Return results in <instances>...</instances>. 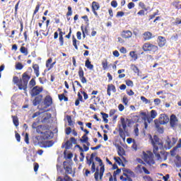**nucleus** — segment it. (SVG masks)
I'll return each mask as SVG.
<instances>
[{
    "label": "nucleus",
    "instance_id": "20",
    "mask_svg": "<svg viewBox=\"0 0 181 181\" xmlns=\"http://www.w3.org/2000/svg\"><path fill=\"white\" fill-rule=\"evenodd\" d=\"M34 145H39L41 146V144L43 142V136H36L33 139Z\"/></svg>",
    "mask_w": 181,
    "mask_h": 181
},
{
    "label": "nucleus",
    "instance_id": "2",
    "mask_svg": "<svg viewBox=\"0 0 181 181\" xmlns=\"http://www.w3.org/2000/svg\"><path fill=\"white\" fill-rule=\"evenodd\" d=\"M152 144L153 146V152L155 156L158 160L160 159H163L165 158V151L162 150L159 151V147L156 146L158 145L160 148H163V143L160 142V139H159V137H158V136H154L153 140H152Z\"/></svg>",
    "mask_w": 181,
    "mask_h": 181
},
{
    "label": "nucleus",
    "instance_id": "25",
    "mask_svg": "<svg viewBox=\"0 0 181 181\" xmlns=\"http://www.w3.org/2000/svg\"><path fill=\"white\" fill-rule=\"evenodd\" d=\"M52 62H53V59H52V58L48 59L47 60V62H46L45 66H46L47 69H48V71H49V70H52V69H53L54 64H56V62H52ZM51 63H52V64H51Z\"/></svg>",
    "mask_w": 181,
    "mask_h": 181
},
{
    "label": "nucleus",
    "instance_id": "40",
    "mask_svg": "<svg viewBox=\"0 0 181 181\" xmlns=\"http://www.w3.org/2000/svg\"><path fill=\"white\" fill-rule=\"evenodd\" d=\"M102 66L103 70H108V60L105 59L102 61Z\"/></svg>",
    "mask_w": 181,
    "mask_h": 181
},
{
    "label": "nucleus",
    "instance_id": "64",
    "mask_svg": "<svg viewBox=\"0 0 181 181\" xmlns=\"http://www.w3.org/2000/svg\"><path fill=\"white\" fill-rule=\"evenodd\" d=\"M145 10H140L138 13H137V15L139 16H145Z\"/></svg>",
    "mask_w": 181,
    "mask_h": 181
},
{
    "label": "nucleus",
    "instance_id": "57",
    "mask_svg": "<svg viewBox=\"0 0 181 181\" xmlns=\"http://www.w3.org/2000/svg\"><path fill=\"white\" fill-rule=\"evenodd\" d=\"M100 100L101 98H100V96H97V98H95V99L93 100L94 105H97L98 103H100Z\"/></svg>",
    "mask_w": 181,
    "mask_h": 181
},
{
    "label": "nucleus",
    "instance_id": "55",
    "mask_svg": "<svg viewBox=\"0 0 181 181\" xmlns=\"http://www.w3.org/2000/svg\"><path fill=\"white\" fill-rule=\"evenodd\" d=\"M64 181H73V178L69 176V175H64Z\"/></svg>",
    "mask_w": 181,
    "mask_h": 181
},
{
    "label": "nucleus",
    "instance_id": "21",
    "mask_svg": "<svg viewBox=\"0 0 181 181\" xmlns=\"http://www.w3.org/2000/svg\"><path fill=\"white\" fill-rule=\"evenodd\" d=\"M35 99L33 101V105L34 107H36V105H39L40 103H42V100H43V95H37L35 96Z\"/></svg>",
    "mask_w": 181,
    "mask_h": 181
},
{
    "label": "nucleus",
    "instance_id": "18",
    "mask_svg": "<svg viewBox=\"0 0 181 181\" xmlns=\"http://www.w3.org/2000/svg\"><path fill=\"white\" fill-rule=\"evenodd\" d=\"M42 136L43 139H52L53 138V132L50 131L49 129L44 132V133L42 134Z\"/></svg>",
    "mask_w": 181,
    "mask_h": 181
},
{
    "label": "nucleus",
    "instance_id": "17",
    "mask_svg": "<svg viewBox=\"0 0 181 181\" xmlns=\"http://www.w3.org/2000/svg\"><path fill=\"white\" fill-rule=\"evenodd\" d=\"M111 91H112V93H117V88L115 87V85L112 83L107 85V94L109 97H111Z\"/></svg>",
    "mask_w": 181,
    "mask_h": 181
},
{
    "label": "nucleus",
    "instance_id": "34",
    "mask_svg": "<svg viewBox=\"0 0 181 181\" xmlns=\"http://www.w3.org/2000/svg\"><path fill=\"white\" fill-rule=\"evenodd\" d=\"M175 163L177 166V168H180L181 166V157L180 156H176Z\"/></svg>",
    "mask_w": 181,
    "mask_h": 181
},
{
    "label": "nucleus",
    "instance_id": "45",
    "mask_svg": "<svg viewBox=\"0 0 181 181\" xmlns=\"http://www.w3.org/2000/svg\"><path fill=\"white\" fill-rule=\"evenodd\" d=\"M20 52L21 53H23L25 56H28V48L25 47H21L20 49Z\"/></svg>",
    "mask_w": 181,
    "mask_h": 181
},
{
    "label": "nucleus",
    "instance_id": "11",
    "mask_svg": "<svg viewBox=\"0 0 181 181\" xmlns=\"http://www.w3.org/2000/svg\"><path fill=\"white\" fill-rule=\"evenodd\" d=\"M97 155V153H92L90 155V158H86V163L88 166H91L92 165V173L95 172V163H94V157Z\"/></svg>",
    "mask_w": 181,
    "mask_h": 181
},
{
    "label": "nucleus",
    "instance_id": "43",
    "mask_svg": "<svg viewBox=\"0 0 181 181\" xmlns=\"http://www.w3.org/2000/svg\"><path fill=\"white\" fill-rule=\"evenodd\" d=\"M77 42H78V43H80V42L77 41L76 37H74V36H73L72 42H73V46L75 47L76 50H78V46H77Z\"/></svg>",
    "mask_w": 181,
    "mask_h": 181
},
{
    "label": "nucleus",
    "instance_id": "3",
    "mask_svg": "<svg viewBox=\"0 0 181 181\" xmlns=\"http://www.w3.org/2000/svg\"><path fill=\"white\" fill-rule=\"evenodd\" d=\"M95 160L99 163V166H100V170L96 169L94 173V177L95 181L103 180V177L104 176V172H105V168L104 164H103V160L100 157H95Z\"/></svg>",
    "mask_w": 181,
    "mask_h": 181
},
{
    "label": "nucleus",
    "instance_id": "14",
    "mask_svg": "<svg viewBox=\"0 0 181 181\" xmlns=\"http://www.w3.org/2000/svg\"><path fill=\"white\" fill-rule=\"evenodd\" d=\"M142 37H143L144 42H148V40H151L153 39L155 36H153L152 33L149 31H146L142 34Z\"/></svg>",
    "mask_w": 181,
    "mask_h": 181
},
{
    "label": "nucleus",
    "instance_id": "59",
    "mask_svg": "<svg viewBox=\"0 0 181 181\" xmlns=\"http://www.w3.org/2000/svg\"><path fill=\"white\" fill-rule=\"evenodd\" d=\"M59 40L60 46H63L64 45V38L62 35H59Z\"/></svg>",
    "mask_w": 181,
    "mask_h": 181
},
{
    "label": "nucleus",
    "instance_id": "1",
    "mask_svg": "<svg viewBox=\"0 0 181 181\" xmlns=\"http://www.w3.org/2000/svg\"><path fill=\"white\" fill-rule=\"evenodd\" d=\"M29 80H30V75H29V71H28L22 74V77L20 79L18 76L13 77V84H16L20 90H23L24 91L28 90Z\"/></svg>",
    "mask_w": 181,
    "mask_h": 181
},
{
    "label": "nucleus",
    "instance_id": "42",
    "mask_svg": "<svg viewBox=\"0 0 181 181\" xmlns=\"http://www.w3.org/2000/svg\"><path fill=\"white\" fill-rule=\"evenodd\" d=\"M100 114L103 117L105 124H108V119H107V118H108V114L105 113V112H100Z\"/></svg>",
    "mask_w": 181,
    "mask_h": 181
},
{
    "label": "nucleus",
    "instance_id": "28",
    "mask_svg": "<svg viewBox=\"0 0 181 181\" xmlns=\"http://www.w3.org/2000/svg\"><path fill=\"white\" fill-rule=\"evenodd\" d=\"M156 128L159 134H163V127H160V124L158 122V119L154 120Z\"/></svg>",
    "mask_w": 181,
    "mask_h": 181
},
{
    "label": "nucleus",
    "instance_id": "52",
    "mask_svg": "<svg viewBox=\"0 0 181 181\" xmlns=\"http://www.w3.org/2000/svg\"><path fill=\"white\" fill-rule=\"evenodd\" d=\"M122 101L123 104H124V105H128V103L129 102V100H128V98L126 95L123 97Z\"/></svg>",
    "mask_w": 181,
    "mask_h": 181
},
{
    "label": "nucleus",
    "instance_id": "48",
    "mask_svg": "<svg viewBox=\"0 0 181 181\" xmlns=\"http://www.w3.org/2000/svg\"><path fill=\"white\" fill-rule=\"evenodd\" d=\"M66 119L68 121L69 126L71 127V125H73V120L71 119V116L67 115Z\"/></svg>",
    "mask_w": 181,
    "mask_h": 181
},
{
    "label": "nucleus",
    "instance_id": "60",
    "mask_svg": "<svg viewBox=\"0 0 181 181\" xmlns=\"http://www.w3.org/2000/svg\"><path fill=\"white\" fill-rule=\"evenodd\" d=\"M24 141L27 145H29V134L25 133Z\"/></svg>",
    "mask_w": 181,
    "mask_h": 181
},
{
    "label": "nucleus",
    "instance_id": "30",
    "mask_svg": "<svg viewBox=\"0 0 181 181\" xmlns=\"http://www.w3.org/2000/svg\"><path fill=\"white\" fill-rule=\"evenodd\" d=\"M33 69L34 70V73L36 75V77H39L40 75V72L39 71V65L37 64H33Z\"/></svg>",
    "mask_w": 181,
    "mask_h": 181
},
{
    "label": "nucleus",
    "instance_id": "56",
    "mask_svg": "<svg viewBox=\"0 0 181 181\" xmlns=\"http://www.w3.org/2000/svg\"><path fill=\"white\" fill-rule=\"evenodd\" d=\"M143 179H144V181H153L152 177H151V176H149V175H144L143 177Z\"/></svg>",
    "mask_w": 181,
    "mask_h": 181
},
{
    "label": "nucleus",
    "instance_id": "36",
    "mask_svg": "<svg viewBox=\"0 0 181 181\" xmlns=\"http://www.w3.org/2000/svg\"><path fill=\"white\" fill-rule=\"evenodd\" d=\"M28 87L30 88H33V87H36V80H35V78H33L29 83H28Z\"/></svg>",
    "mask_w": 181,
    "mask_h": 181
},
{
    "label": "nucleus",
    "instance_id": "63",
    "mask_svg": "<svg viewBox=\"0 0 181 181\" xmlns=\"http://www.w3.org/2000/svg\"><path fill=\"white\" fill-rule=\"evenodd\" d=\"M128 9H132V8H135V4L134 2H130L127 5Z\"/></svg>",
    "mask_w": 181,
    "mask_h": 181
},
{
    "label": "nucleus",
    "instance_id": "62",
    "mask_svg": "<svg viewBox=\"0 0 181 181\" xmlns=\"http://www.w3.org/2000/svg\"><path fill=\"white\" fill-rule=\"evenodd\" d=\"M111 6H112V8H117L118 6V3L117 2V1L115 0L112 1Z\"/></svg>",
    "mask_w": 181,
    "mask_h": 181
},
{
    "label": "nucleus",
    "instance_id": "37",
    "mask_svg": "<svg viewBox=\"0 0 181 181\" xmlns=\"http://www.w3.org/2000/svg\"><path fill=\"white\" fill-rule=\"evenodd\" d=\"M58 98L59 101H63V100L65 102L69 101V98L66 97V95H64V93L58 95Z\"/></svg>",
    "mask_w": 181,
    "mask_h": 181
},
{
    "label": "nucleus",
    "instance_id": "8",
    "mask_svg": "<svg viewBox=\"0 0 181 181\" xmlns=\"http://www.w3.org/2000/svg\"><path fill=\"white\" fill-rule=\"evenodd\" d=\"M144 162L146 163L147 165L152 166V165H155V160H153V154L152 153L148 154L144 152Z\"/></svg>",
    "mask_w": 181,
    "mask_h": 181
},
{
    "label": "nucleus",
    "instance_id": "29",
    "mask_svg": "<svg viewBox=\"0 0 181 181\" xmlns=\"http://www.w3.org/2000/svg\"><path fill=\"white\" fill-rule=\"evenodd\" d=\"M85 66L89 70H93L94 69V65L91 64V62H90V58L86 59V61L85 62Z\"/></svg>",
    "mask_w": 181,
    "mask_h": 181
},
{
    "label": "nucleus",
    "instance_id": "24",
    "mask_svg": "<svg viewBox=\"0 0 181 181\" xmlns=\"http://www.w3.org/2000/svg\"><path fill=\"white\" fill-rule=\"evenodd\" d=\"M122 37L123 39H129V37H132V32L131 30H123L121 33Z\"/></svg>",
    "mask_w": 181,
    "mask_h": 181
},
{
    "label": "nucleus",
    "instance_id": "49",
    "mask_svg": "<svg viewBox=\"0 0 181 181\" xmlns=\"http://www.w3.org/2000/svg\"><path fill=\"white\" fill-rule=\"evenodd\" d=\"M141 101H143L144 103H145L146 104H151V100H148L146 98H145L144 96H141Z\"/></svg>",
    "mask_w": 181,
    "mask_h": 181
},
{
    "label": "nucleus",
    "instance_id": "35",
    "mask_svg": "<svg viewBox=\"0 0 181 181\" xmlns=\"http://www.w3.org/2000/svg\"><path fill=\"white\" fill-rule=\"evenodd\" d=\"M40 6H41L40 3H37L33 13V18H32L33 21V18H35V15H36V13L39 12V9H40Z\"/></svg>",
    "mask_w": 181,
    "mask_h": 181
},
{
    "label": "nucleus",
    "instance_id": "4",
    "mask_svg": "<svg viewBox=\"0 0 181 181\" xmlns=\"http://www.w3.org/2000/svg\"><path fill=\"white\" fill-rule=\"evenodd\" d=\"M141 115L142 116L141 118H142L143 121H147V122H148V124H150V122L152 121V119H155V118H156V117L158 115V112H156V110H152L150 112V116H148V115L145 112H141Z\"/></svg>",
    "mask_w": 181,
    "mask_h": 181
},
{
    "label": "nucleus",
    "instance_id": "15",
    "mask_svg": "<svg viewBox=\"0 0 181 181\" xmlns=\"http://www.w3.org/2000/svg\"><path fill=\"white\" fill-rule=\"evenodd\" d=\"M121 173V169L117 168V170H115L113 173V177L111 173H108L107 174V176H110L109 181H117V175H119Z\"/></svg>",
    "mask_w": 181,
    "mask_h": 181
},
{
    "label": "nucleus",
    "instance_id": "32",
    "mask_svg": "<svg viewBox=\"0 0 181 181\" xmlns=\"http://www.w3.org/2000/svg\"><path fill=\"white\" fill-rule=\"evenodd\" d=\"M67 9H68V11L66 14V16L67 18V21H69L71 19L70 16H71V15H73V9L71 8V6H68Z\"/></svg>",
    "mask_w": 181,
    "mask_h": 181
},
{
    "label": "nucleus",
    "instance_id": "38",
    "mask_svg": "<svg viewBox=\"0 0 181 181\" xmlns=\"http://www.w3.org/2000/svg\"><path fill=\"white\" fill-rule=\"evenodd\" d=\"M13 119V122L15 127H19V119H18V116H11Z\"/></svg>",
    "mask_w": 181,
    "mask_h": 181
},
{
    "label": "nucleus",
    "instance_id": "47",
    "mask_svg": "<svg viewBox=\"0 0 181 181\" xmlns=\"http://www.w3.org/2000/svg\"><path fill=\"white\" fill-rule=\"evenodd\" d=\"M158 15H159L158 10H157L156 12L153 13V14H151L148 16V21H152V19H153L155 18V16H158Z\"/></svg>",
    "mask_w": 181,
    "mask_h": 181
},
{
    "label": "nucleus",
    "instance_id": "31",
    "mask_svg": "<svg viewBox=\"0 0 181 181\" xmlns=\"http://www.w3.org/2000/svg\"><path fill=\"white\" fill-rule=\"evenodd\" d=\"M129 56H130V57H132V60L134 62L138 60V54H136V52L135 51H131L129 54Z\"/></svg>",
    "mask_w": 181,
    "mask_h": 181
},
{
    "label": "nucleus",
    "instance_id": "39",
    "mask_svg": "<svg viewBox=\"0 0 181 181\" xmlns=\"http://www.w3.org/2000/svg\"><path fill=\"white\" fill-rule=\"evenodd\" d=\"M139 6L141 8L142 10H144L146 11L149 10V7H146V5L145 4V3H144V1H140L139 3Z\"/></svg>",
    "mask_w": 181,
    "mask_h": 181
},
{
    "label": "nucleus",
    "instance_id": "46",
    "mask_svg": "<svg viewBox=\"0 0 181 181\" xmlns=\"http://www.w3.org/2000/svg\"><path fill=\"white\" fill-rule=\"evenodd\" d=\"M71 148H73V144L68 140L65 143V149H70Z\"/></svg>",
    "mask_w": 181,
    "mask_h": 181
},
{
    "label": "nucleus",
    "instance_id": "44",
    "mask_svg": "<svg viewBox=\"0 0 181 181\" xmlns=\"http://www.w3.org/2000/svg\"><path fill=\"white\" fill-rule=\"evenodd\" d=\"M79 141L81 144H85V142H87V141H88V136H87V134H83L81 139H79Z\"/></svg>",
    "mask_w": 181,
    "mask_h": 181
},
{
    "label": "nucleus",
    "instance_id": "12",
    "mask_svg": "<svg viewBox=\"0 0 181 181\" xmlns=\"http://www.w3.org/2000/svg\"><path fill=\"white\" fill-rule=\"evenodd\" d=\"M169 121L171 128H176V127H177L179 119H177V117H176L175 115L173 114L170 115Z\"/></svg>",
    "mask_w": 181,
    "mask_h": 181
},
{
    "label": "nucleus",
    "instance_id": "22",
    "mask_svg": "<svg viewBox=\"0 0 181 181\" xmlns=\"http://www.w3.org/2000/svg\"><path fill=\"white\" fill-rule=\"evenodd\" d=\"M49 129V127L45 125H39L37 127V133L40 134L41 135L47 132Z\"/></svg>",
    "mask_w": 181,
    "mask_h": 181
},
{
    "label": "nucleus",
    "instance_id": "53",
    "mask_svg": "<svg viewBox=\"0 0 181 181\" xmlns=\"http://www.w3.org/2000/svg\"><path fill=\"white\" fill-rule=\"evenodd\" d=\"M114 160L116 162V163L119 164V165H121V162H122V160H121V158L114 157Z\"/></svg>",
    "mask_w": 181,
    "mask_h": 181
},
{
    "label": "nucleus",
    "instance_id": "10",
    "mask_svg": "<svg viewBox=\"0 0 181 181\" xmlns=\"http://www.w3.org/2000/svg\"><path fill=\"white\" fill-rule=\"evenodd\" d=\"M64 170L65 173L63 175H73V168L70 162L64 161L63 162Z\"/></svg>",
    "mask_w": 181,
    "mask_h": 181
},
{
    "label": "nucleus",
    "instance_id": "13",
    "mask_svg": "<svg viewBox=\"0 0 181 181\" xmlns=\"http://www.w3.org/2000/svg\"><path fill=\"white\" fill-rule=\"evenodd\" d=\"M158 124L160 125H165L169 122V116L165 114L160 115L159 119L158 120Z\"/></svg>",
    "mask_w": 181,
    "mask_h": 181
},
{
    "label": "nucleus",
    "instance_id": "58",
    "mask_svg": "<svg viewBox=\"0 0 181 181\" xmlns=\"http://www.w3.org/2000/svg\"><path fill=\"white\" fill-rule=\"evenodd\" d=\"M125 15V13L124 11H118L116 15V18H122Z\"/></svg>",
    "mask_w": 181,
    "mask_h": 181
},
{
    "label": "nucleus",
    "instance_id": "5",
    "mask_svg": "<svg viewBox=\"0 0 181 181\" xmlns=\"http://www.w3.org/2000/svg\"><path fill=\"white\" fill-rule=\"evenodd\" d=\"M142 49L144 52H150L151 53H156L159 50L157 45L151 44V42H146L143 45Z\"/></svg>",
    "mask_w": 181,
    "mask_h": 181
},
{
    "label": "nucleus",
    "instance_id": "19",
    "mask_svg": "<svg viewBox=\"0 0 181 181\" xmlns=\"http://www.w3.org/2000/svg\"><path fill=\"white\" fill-rule=\"evenodd\" d=\"M100 9V4L97 1L92 2V11L95 15V16H98V13L97 11Z\"/></svg>",
    "mask_w": 181,
    "mask_h": 181
},
{
    "label": "nucleus",
    "instance_id": "26",
    "mask_svg": "<svg viewBox=\"0 0 181 181\" xmlns=\"http://www.w3.org/2000/svg\"><path fill=\"white\" fill-rule=\"evenodd\" d=\"M158 45L159 47H163V46L166 45V38H165V37L158 36Z\"/></svg>",
    "mask_w": 181,
    "mask_h": 181
},
{
    "label": "nucleus",
    "instance_id": "7",
    "mask_svg": "<svg viewBox=\"0 0 181 181\" xmlns=\"http://www.w3.org/2000/svg\"><path fill=\"white\" fill-rule=\"evenodd\" d=\"M121 122H122V128L119 127V136L122 138V139L123 141H125V138H126V136H125V129H127V122H125V119L122 117L121 118Z\"/></svg>",
    "mask_w": 181,
    "mask_h": 181
},
{
    "label": "nucleus",
    "instance_id": "51",
    "mask_svg": "<svg viewBox=\"0 0 181 181\" xmlns=\"http://www.w3.org/2000/svg\"><path fill=\"white\" fill-rule=\"evenodd\" d=\"M125 83L128 87H134V81L131 80H127Z\"/></svg>",
    "mask_w": 181,
    "mask_h": 181
},
{
    "label": "nucleus",
    "instance_id": "16",
    "mask_svg": "<svg viewBox=\"0 0 181 181\" xmlns=\"http://www.w3.org/2000/svg\"><path fill=\"white\" fill-rule=\"evenodd\" d=\"M78 74L81 83L86 84V83H87V78L84 76V71L81 66L79 67Z\"/></svg>",
    "mask_w": 181,
    "mask_h": 181
},
{
    "label": "nucleus",
    "instance_id": "23",
    "mask_svg": "<svg viewBox=\"0 0 181 181\" xmlns=\"http://www.w3.org/2000/svg\"><path fill=\"white\" fill-rule=\"evenodd\" d=\"M54 142L53 141L49 140V141H43L42 143H41L40 148H50L51 146H53V144Z\"/></svg>",
    "mask_w": 181,
    "mask_h": 181
},
{
    "label": "nucleus",
    "instance_id": "50",
    "mask_svg": "<svg viewBox=\"0 0 181 181\" xmlns=\"http://www.w3.org/2000/svg\"><path fill=\"white\" fill-rule=\"evenodd\" d=\"M16 70H22V69H23V66L22 64V63L18 62L16 64Z\"/></svg>",
    "mask_w": 181,
    "mask_h": 181
},
{
    "label": "nucleus",
    "instance_id": "6",
    "mask_svg": "<svg viewBox=\"0 0 181 181\" xmlns=\"http://www.w3.org/2000/svg\"><path fill=\"white\" fill-rule=\"evenodd\" d=\"M176 142H177V137H168L165 140L164 148H165L166 149H170V148H173V146L176 144Z\"/></svg>",
    "mask_w": 181,
    "mask_h": 181
},
{
    "label": "nucleus",
    "instance_id": "61",
    "mask_svg": "<svg viewBox=\"0 0 181 181\" xmlns=\"http://www.w3.org/2000/svg\"><path fill=\"white\" fill-rule=\"evenodd\" d=\"M91 173H93V170H91L90 171L88 169L85 170V173H84L85 176L88 177V175H91Z\"/></svg>",
    "mask_w": 181,
    "mask_h": 181
},
{
    "label": "nucleus",
    "instance_id": "54",
    "mask_svg": "<svg viewBox=\"0 0 181 181\" xmlns=\"http://www.w3.org/2000/svg\"><path fill=\"white\" fill-rule=\"evenodd\" d=\"M142 165H138L136 167V170H138V172H139V173H142L144 172V170L142 169Z\"/></svg>",
    "mask_w": 181,
    "mask_h": 181
},
{
    "label": "nucleus",
    "instance_id": "27",
    "mask_svg": "<svg viewBox=\"0 0 181 181\" xmlns=\"http://www.w3.org/2000/svg\"><path fill=\"white\" fill-rule=\"evenodd\" d=\"M53 103V99L50 96H46L44 100V104L46 107H50Z\"/></svg>",
    "mask_w": 181,
    "mask_h": 181
},
{
    "label": "nucleus",
    "instance_id": "9",
    "mask_svg": "<svg viewBox=\"0 0 181 181\" xmlns=\"http://www.w3.org/2000/svg\"><path fill=\"white\" fill-rule=\"evenodd\" d=\"M43 91V87L39 86H34L30 91L31 97H36V95H40V93Z\"/></svg>",
    "mask_w": 181,
    "mask_h": 181
},
{
    "label": "nucleus",
    "instance_id": "33",
    "mask_svg": "<svg viewBox=\"0 0 181 181\" xmlns=\"http://www.w3.org/2000/svg\"><path fill=\"white\" fill-rule=\"evenodd\" d=\"M117 153L119 156H124V155H125V150L124 149V148H122V146H118Z\"/></svg>",
    "mask_w": 181,
    "mask_h": 181
},
{
    "label": "nucleus",
    "instance_id": "41",
    "mask_svg": "<svg viewBox=\"0 0 181 181\" xmlns=\"http://www.w3.org/2000/svg\"><path fill=\"white\" fill-rule=\"evenodd\" d=\"M131 69L134 71V73H135L136 74H139V69L138 68V66H136V65L132 64L131 65Z\"/></svg>",
    "mask_w": 181,
    "mask_h": 181
}]
</instances>
